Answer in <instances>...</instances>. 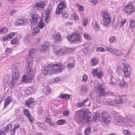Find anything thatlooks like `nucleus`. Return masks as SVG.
Returning <instances> with one entry per match:
<instances>
[{"label": "nucleus", "instance_id": "nucleus-13", "mask_svg": "<svg viewBox=\"0 0 135 135\" xmlns=\"http://www.w3.org/2000/svg\"><path fill=\"white\" fill-rule=\"evenodd\" d=\"M123 72L126 77H129L130 74L131 69L128 65H125L123 69Z\"/></svg>", "mask_w": 135, "mask_h": 135}, {"label": "nucleus", "instance_id": "nucleus-60", "mask_svg": "<svg viewBox=\"0 0 135 135\" xmlns=\"http://www.w3.org/2000/svg\"><path fill=\"white\" fill-rule=\"evenodd\" d=\"M127 20H124L123 21L120 22V27H122L124 24L126 22Z\"/></svg>", "mask_w": 135, "mask_h": 135}, {"label": "nucleus", "instance_id": "nucleus-51", "mask_svg": "<svg viewBox=\"0 0 135 135\" xmlns=\"http://www.w3.org/2000/svg\"><path fill=\"white\" fill-rule=\"evenodd\" d=\"M15 34H16V33L11 32L8 35L10 38H13L15 36Z\"/></svg>", "mask_w": 135, "mask_h": 135}, {"label": "nucleus", "instance_id": "nucleus-11", "mask_svg": "<svg viewBox=\"0 0 135 135\" xmlns=\"http://www.w3.org/2000/svg\"><path fill=\"white\" fill-rule=\"evenodd\" d=\"M102 118V120L105 123H109L111 121V118L108 114L106 112H103L100 114Z\"/></svg>", "mask_w": 135, "mask_h": 135}, {"label": "nucleus", "instance_id": "nucleus-18", "mask_svg": "<svg viewBox=\"0 0 135 135\" xmlns=\"http://www.w3.org/2000/svg\"><path fill=\"white\" fill-rule=\"evenodd\" d=\"M50 44L47 42H44L40 45V50L41 51H44L46 50L49 46Z\"/></svg>", "mask_w": 135, "mask_h": 135}, {"label": "nucleus", "instance_id": "nucleus-22", "mask_svg": "<svg viewBox=\"0 0 135 135\" xmlns=\"http://www.w3.org/2000/svg\"><path fill=\"white\" fill-rule=\"evenodd\" d=\"M104 103L105 104L111 106H115L117 105L116 103L115 102L114 100H113L109 101H104Z\"/></svg>", "mask_w": 135, "mask_h": 135}, {"label": "nucleus", "instance_id": "nucleus-2", "mask_svg": "<svg viewBox=\"0 0 135 135\" xmlns=\"http://www.w3.org/2000/svg\"><path fill=\"white\" fill-rule=\"evenodd\" d=\"M16 66H15L13 69V75L12 80L9 81V78L8 76L5 77L3 82V85L5 88L8 86H9L10 88H12L15 87V83L17 82L19 78L18 72Z\"/></svg>", "mask_w": 135, "mask_h": 135}, {"label": "nucleus", "instance_id": "nucleus-1", "mask_svg": "<svg viewBox=\"0 0 135 135\" xmlns=\"http://www.w3.org/2000/svg\"><path fill=\"white\" fill-rule=\"evenodd\" d=\"M74 118L75 121L79 124L84 122L90 125L93 121L89 113L82 110H78L75 112Z\"/></svg>", "mask_w": 135, "mask_h": 135}, {"label": "nucleus", "instance_id": "nucleus-56", "mask_svg": "<svg viewBox=\"0 0 135 135\" xmlns=\"http://www.w3.org/2000/svg\"><path fill=\"white\" fill-rule=\"evenodd\" d=\"M3 34H4L7 32L8 29L7 28L5 27L2 28Z\"/></svg>", "mask_w": 135, "mask_h": 135}, {"label": "nucleus", "instance_id": "nucleus-42", "mask_svg": "<svg viewBox=\"0 0 135 135\" xmlns=\"http://www.w3.org/2000/svg\"><path fill=\"white\" fill-rule=\"evenodd\" d=\"M106 49L108 52L113 54L114 50L115 49L112 48L107 47L106 48Z\"/></svg>", "mask_w": 135, "mask_h": 135}, {"label": "nucleus", "instance_id": "nucleus-19", "mask_svg": "<svg viewBox=\"0 0 135 135\" xmlns=\"http://www.w3.org/2000/svg\"><path fill=\"white\" fill-rule=\"evenodd\" d=\"M99 91V95L100 96L102 97L105 96L107 95H113L114 94V93L112 92H111L109 93L105 92H104V88H103L101 89Z\"/></svg>", "mask_w": 135, "mask_h": 135}, {"label": "nucleus", "instance_id": "nucleus-45", "mask_svg": "<svg viewBox=\"0 0 135 135\" xmlns=\"http://www.w3.org/2000/svg\"><path fill=\"white\" fill-rule=\"evenodd\" d=\"M77 6L78 7V10L79 11H82L84 10V7L83 6L80 5L79 4H78Z\"/></svg>", "mask_w": 135, "mask_h": 135}, {"label": "nucleus", "instance_id": "nucleus-14", "mask_svg": "<svg viewBox=\"0 0 135 135\" xmlns=\"http://www.w3.org/2000/svg\"><path fill=\"white\" fill-rule=\"evenodd\" d=\"M12 129L11 125L9 124L4 128L0 130V135H4L8 130H10Z\"/></svg>", "mask_w": 135, "mask_h": 135}, {"label": "nucleus", "instance_id": "nucleus-39", "mask_svg": "<svg viewBox=\"0 0 135 135\" xmlns=\"http://www.w3.org/2000/svg\"><path fill=\"white\" fill-rule=\"evenodd\" d=\"M51 9V7L50 6H48L46 9L45 15H50Z\"/></svg>", "mask_w": 135, "mask_h": 135}, {"label": "nucleus", "instance_id": "nucleus-46", "mask_svg": "<svg viewBox=\"0 0 135 135\" xmlns=\"http://www.w3.org/2000/svg\"><path fill=\"white\" fill-rule=\"evenodd\" d=\"M82 81L85 82L87 81L88 79V76L85 74L82 76Z\"/></svg>", "mask_w": 135, "mask_h": 135}, {"label": "nucleus", "instance_id": "nucleus-54", "mask_svg": "<svg viewBox=\"0 0 135 135\" xmlns=\"http://www.w3.org/2000/svg\"><path fill=\"white\" fill-rule=\"evenodd\" d=\"M88 20L87 19L85 18L84 19L83 21V25L84 26H86L87 24Z\"/></svg>", "mask_w": 135, "mask_h": 135}, {"label": "nucleus", "instance_id": "nucleus-9", "mask_svg": "<svg viewBox=\"0 0 135 135\" xmlns=\"http://www.w3.org/2000/svg\"><path fill=\"white\" fill-rule=\"evenodd\" d=\"M66 5L65 1L61 2L58 5L56 11V13L57 15L61 14L63 12V9L66 8Z\"/></svg>", "mask_w": 135, "mask_h": 135}, {"label": "nucleus", "instance_id": "nucleus-6", "mask_svg": "<svg viewBox=\"0 0 135 135\" xmlns=\"http://www.w3.org/2000/svg\"><path fill=\"white\" fill-rule=\"evenodd\" d=\"M75 50L74 48L66 49L64 48L60 49H57L56 48L53 49V51L56 55L60 56L69 53L73 52Z\"/></svg>", "mask_w": 135, "mask_h": 135}, {"label": "nucleus", "instance_id": "nucleus-40", "mask_svg": "<svg viewBox=\"0 0 135 135\" xmlns=\"http://www.w3.org/2000/svg\"><path fill=\"white\" fill-rule=\"evenodd\" d=\"M127 83L123 79L120 80L119 85L120 86H124L127 85Z\"/></svg>", "mask_w": 135, "mask_h": 135}, {"label": "nucleus", "instance_id": "nucleus-27", "mask_svg": "<svg viewBox=\"0 0 135 135\" xmlns=\"http://www.w3.org/2000/svg\"><path fill=\"white\" fill-rule=\"evenodd\" d=\"M42 21L43 18H41L37 25L38 26L39 28L41 29L44 28L45 25L44 23L42 22Z\"/></svg>", "mask_w": 135, "mask_h": 135}, {"label": "nucleus", "instance_id": "nucleus-33", "mask_svg": "<svg viewBox=\"0 0 135 135\" xmlns=\"http://www.w3.org/2000/svg\"><path fill=\"white\" fill-rule=\"evenodd\" d=\"M88 101V98H87L85 100L83 101L82 102L78 103V107H80L83 105L85 106V103L86 102H87Z\"/></svg>", "mask_w": 135, "mask_h": 135}, {"label": "nucleus", "instance_id": "nucleus-20", "mask_svg": "<svg viewBox=\"0 0 135 135\" xmlns=\"http://www.w3.org/2000/svg\"><path fill=\"white\" fill-rule=\"evenodd\" d=\"M21 38L20 36H18L15 38L13 39L10 42V44L12 45H17L18 44V40Z\"/></svg>", "mask_w": 135, "mask_h": 135}, {"label": "nucleus", "instance_id": "nucleus-4", "mask_svg": "<svg viewBox=\"0 0 135 135\" xmlns=\"http://www.w3.org/2000/svg\"><path fill=\"white\" fill-rule=\"evenodd\" d=\"M28 62L26 63V70L29 71V73L27 74V76L24 75L22 77V80L21 81H23L26 83H30L32 82L34 77L35 72L33 70H31L32 69V61L31 62Z\"/></svg>", "mask_w": 135, "mask_h": 135}, {"label": "nucleus", "instance_id": "nucleus-38", "mask_svg": "<svg viewBox=\"0 0 135 135\" xmlns=\"http://www.w3.org/2000/svg\"><path fill=\"white\" fill-rule=\"evenodd\" d=\"M135 22L133 20H131L129 21V24L130 27L131 28H133L135 25Z\"/></svg>", "mask_w": 135, "mask_h": 135}, {"label": "nucleus", "instance_id": "nucleus-30", "mask_svg": "<svg viewBox=\"0 0 135 135\" xmlns=\"http://www.w3.org/2000/svg\"><path fill=\"white\" fill-rule=\"evenodd\" d=\"M40 32L38 27H36L33 28L32 30V33L33 35H36Z\"/></svg>", "mask_w": 135, "mask_h": 135}, {"label": "nucleus", "instance_id": "nucleus-59", "mask_svg": "<svg viewBox=\"0 0 135 135\" xmlns=\"http://www.w3.org/2000/svg\"><path fill=\"white\" fill-rule=\"evenodd\" d=\"M74 66V64L73 62L69 63L68 64V66L70 68H72Z\"/></svg>", "mask_w": 135, "mask_h": 135}, {"label": "nucleus", "instance_id": "nucleus-17", "mask_svg": "<svg viewBox=\"0 0 135 135\" xmlns=\"http://www.w3.org/2000/svg\"><path fill=\"white\" fill-rule=\"evenodd\" d=\"M35 54V50L34 49H30L29 50V57L27 59V62H31V61H32V63L33 61L32 60V58L33 57V56Z\"/></svg>", "mask_w": 135, "mask_h": 135}, {"label": "nucleus", "instance_id": "nucleus-26", "mask_svg": "<svg viewBox=\"0 0 135 135\" xmlns=\"http://www.w3.org/2000/svg\"><path fill=\"white\" fill-rule=\"evenodd\" d=\"M25 23V22L23 19H18L16 22V25L17 26L23 25Z\"/></svg>", "mask_w": 135, "mask_h": 135}, {"label": "nucleus", "instance_id": "nucleus-16", "mask_svg": "<svg viewBox=\"0 0 135 135\" xmlns=\"http://www.w3.org/2000/svg\"><path fill=\"white\" fill-rule=\"evenodd\" d=\"M23 113L25 116L28 119L30 122L32 123L33 121V118L30 114V113L27 109H25L23 110Z\"/></svg>", "mask_w": 135, "mask_h": 135}, {"label": "nucleus", "instance_id": "nucleus-29", "mask_svg": "<svg viewBox=\"0 0 135 135\" xmlns=\"http://www.w3.org/2000/svg\"><path fill=\"white\" fill-rule=\"evenodd\" d=\"M66 123L65 120L64 119H60L57 120L56 122L57 124L59 125H62Z\"/></svg>", "mask_w": 135, "mask_h": 135}, {"label": "nucleus", "instance_id": "nucleus-24", "mask_svg": "<svg viewBox=\"0 0 135 135\" xmlns=\"http://www.w3.org/2000/svg\"><path fill=\"white\" fill-rule=\"evenodd\" d=\"M113 54L117 56H121L123 55V53L121 50L115 49L114 50Z\"/></svg>", "mask_w": 135, "mask_h": 135}, {"label": "nucleus", "instance_id": "nucleus-8", "mask_svg": "<svg viewBox=\"0 0 135 135\" xmlns=\"http://www.w3.org/2000/svg\"><path fill=\"white\" fill-rule=\"evenodd\" d=\"M67 38L70 42L75 41L80 42L81 41V37L80 34L76 32L67 36Z\"/></svg>", "mask_w": 135, "mask_h": 135}, {"label": "nucleus", "instance_id": "nucleus-44", "mask_svg": "<svg viewBox=\"0 0 135 135\" xmlns=\"http://www.w3.org/2000/svg\"><path fill=\"white\" fill-rule=\"evenodd\" d=\"M71 17L75 20H78L79 19L78 16L75 13L71 15Z\"/></svg>", "mask_w": 135, "mask_h": 135}, {"label": "nucleus", "instance_id": "nucleus-57", "mask_svg": "<svg viewBox=\"0 0 135 135\" xmlns=\"http://www.w3.org/2000/svg\"><path fill=\"white\" fill-rule=\"evenodd\" d=\"M8 35L4 36L3 38V39L4 41H6L8 40L9 38H10Z\"/></svg>", "mask_w": 135, "mask_h": 135}, {"label": "nucleus", "instance_id": "nucleus-52", "mask_svg": "<svg viewBox=\"0 0 135 135\" xmlns=\"http://www.w3.org/2000/svg\"><path fill=\"white\" fill-rule=\"evenodd\" d=\"M87 90V88L85 85H83L82 86L81 91L83 92H85Z\"/></svg>", "mask_w": 135, "mask_h": 135}, {"label": "nucleus", "instance_id": "nucleus-32", "mask_svg": "<svg viewBox=\"0 0 135 135\" xmlns=\"http://www.w3.org/2000/svg\"><path fill=\"white\" fill-rule=\"evenodd\" d=\"M45 15V16L44 18V21L45 22L47 23L50 20V15Z\"/></svg>", "mask_w": 135, "mask_h": 135}, {"label": "nucleus", "instance_id": "nucleus-3", "mask_svg": "<svg viewBox=\"0 0 135 135\" xmlns=\"http://www.w3.org/2000/svg\"><path fill=\"white\" fill-rule=\"evenodd\" d=\"M62 70L61 64L57 63L56 64H49L43 69L42 73L44 75H48L59 73Z\"/></svg>", "mask_w": 135, "mask_h": 135}, {"label": "nucleus", "instance_id": "nucleus-62", "mask_svg": "<svg viewBox=\"0 0 135 135\" xmlns=\"http://www.w3.org/2000/svg\"><path fill=\"white\" fill-rule=\"evenodd\" d=\"M45 121L48 123H49L51 121V119L49 118H46L45 119Z\"/></svg>", "mask_w": 135, "mask_h": 135}, {"label": "nucleus", "instance_id": "nucleus-36", "mask_svg": "<svg viewBox=\"0 0 135 135\" xmlns=\"http://www.w3.org/2000/svg\"><path fill=\"white\" fill-rule=\"evenodd\" d=\"M91 62L92 63L91 65L92 66H95L98 64V61L95 59H92Z\"/></svg>", "mask_w": 135, "mask_h": 135}, {"label": "nucleus", "instance_id": "nucleus-7", "mask_svg": "<svg viewBox=\"0 0 135 135\" xmlns=\"http://www.w3.org/2000/svg\"><path fill=\"white\" fill-rule=\"evenodd\" d=\"M101 13L103 15V21L102 24L104 26H107L110 22L111 17L106 11H101Z\"/></svg>", "mask_w": 135, "mask_h": 135}, {"label": "nucleus", "instance_id": "nucleus-34", "mask_svg": "<svg viewBox=\"0 0 135 135\" xmlns=\"http://www.w3.org/2000/svg\"><path fill=\"white\" fill-rule=\"evenodd\" d=\"M91 128L90 127H88L85 131V135H88L90 134L91 132Z\"/></svg>", "mask_w": 135, "mask_h": 135}, {"label": "nucleus", "instance_id": "nucleus-53", "mask_svg": "<svg viewBox=\"0 0 135 135\" xmlns=\"http://www.w3.org/2000/svg\"><path fill=\"white\" fill-rule=\"evenodd\" d=\"M89 48L88 47H85L83 50V51L86 54H88Z\"/></svg>", "mask_w": 135, "mask_h": 135}, {"label": "nucleus", "instance_id": "nucleus-41", "mask_svg": "<svg viewBox=\"0 0 135 135\" xmlns=\"http://www.w3.org/2000/svg\"><path fill=\"white\" fill-rule=\"evenodd\" d=\"M103 75V73L102 71L100 70L98 73L96 75L98 78H101Z\"/></svg>", "mask_w": 135, "mask_h": 135}, {"label": "nucleus", "instance_id": "nucleus-63", "mask_svg": "<svg viewBox=\"0 0 135 135\" xmlns=\"http://www.w3.org/2000/svg\"><path fill=\"white\" fill-rule=\"evenodd\" d=\"M10 131H11V135H14L15 133L16 130L13 129L12 130L11 129Z\"/></svg>", "mask_w": 135, "mask_h": 135}, {"label": "nucleus", "instance_id": "nucleus-37", "mask_svg": "<svg viewBox=\"0 0 135 135\" xmlns=\"http://www.w3.org/2000/svg\"><path fill=\"white\" fill-rule=\"evenodd\" d=\"M116 40V38L114 36L110 37L109 39V41L110 42L113 43L115 42Z\"/></svg>", "mask_w": 135, "mask_h": 135}, {"label": "nucleus", "instance_id": "nucleus-28", "mask_svg": "<svg viewBox=\"0 0 135 135\" xmlns=\"http://www.w3.org/2000/svg\"><path fill=\"white\" fill-rule=\"evenodd\" d=\"M70 95L66 94H62L60 97L62 99H69L70 98Z\"/></svg>", "mask_w": 135, "mask_h": 135}, {"label": "nucleus", "instance_id": "nucleus-12", "mask_svg": "<svg viewBox=\"0 0 135 135\" xmlns=\"http://www.w3.org/2000/svg\"><path fill=\"white\" fill-rule=\"evenodd\" d=\"M124 12L127 15L131 14L134 12V9L133 7L129 4H127L124 8Z\"/></svg>", "mask_w": 135, "mask_h": 135}, {"label": "nucleus", "instance_id": "nucleus-21", "mask_svg": "<svg viewBox=\"0 0 135 135\" xmlns=\"http://www.w3.org/2000/svg\"><path fill=\"white\" fill-rule=\"evenodd\" d=\"M12 101V98L11 97H7L5 100V103L4 105V107H6Z\"/></svg>", "mask_w": 135, "mask_h": 135}, {"label": "nucleus", "instance_id": "nucleus-64", "mask_svg": "<svg viewBox=\"0 0 135 135\" xmlns=\"http://www.w3.org/2000/svg\"><path fill=\"white\" fill-rule=\"evenodd\" d=\"M109 84L111 86H114L116 84L114 82L110 81L109 83Z\"/></svg>", "mask_w": 135, "mask_h": 135}, {"label": "nucleus", "instance_id": "nucleus-23", "mask_svg": "<svg viewBox=\"0 0 135 135\" xmlns=\"http://www.w3.org/2000/svg\"><path fill=\"white\" fill-rule=\"evenodd\" d=\"M34 102L33 99L32 98H30L26 102L25 104L27 105V107H28L30 104L33 103Z\"/></svg>", "mask_w": 135, "mask_h": 135}, {"label": "nucleus", "instance_id": "nucleus-49", "mask_svg": "<svg viewBox=\"0 0 135 135\" xmlns=\"http://www.w3.org/2000/svg\"><path fill=\"white\" fill-rule=\"evenodd\" d=\"M94 28L96 31H98L99 30L100 27L96 22L95 24Z\"/></svg>", "mask_w": 135, "mask_h": 135}, {"label": "nucleus", "instance_id": "nucleus-31", "mask_svg": "<svg viewBox=\"0 0 135 135\" xmlns=\"http://www.w3.org/2000/svg\"><path fill=\"white\" fill-rule=\"evenodd\" d=\"M12 49L6 47L5 50V52L6 54V57H8L9 55L8 54L12 52Z\"/></svg>", "mask_w": 135, "mask_h": 135}, {"label": "nucleus", "instance_id": "nucleus-48", "mask_svg": "<svg viewBox=\"0 0 135 135\" xmlns=\"http://www.w3.org/2000/svg\"><path fill=\"white\" fill-rule=\"evenodd\" d=\"M104 50H105L103 47H98L96 49L97 51L101 52H103L104 51Z\"/></svg>", "mask_w": 135, "mask_h": 135}, {"label": "nucleus", "instance_id": "nucleus-43", "mask_svg": "<svg viewBox=\"0 0 135 135\" xmlns=\"http://www.w3.org/2000/svg\"><path fill=\"white\" fill-rule=\"evenodd\" d=\"M100 115V114L98 113L96 114H95L93 116V119L95 121H96L98 119L99 115Z\"/></svg>", "mask_w": 135, "mask_h": 135}, {"label": "nucleus", "instance_id": "nucleus-10", "mask_svg": "<svg viewBox=\"0 0 135 135\" xmlns=\"http://www.w3.org/2000/svg\"><path fill=\"white\" fill-rule=\"evenodd\" d=\"M45 4L43 1H36L34 5L33 6V9L34 10L38 11L40 9H43L45 6Z\"/></svg>", "mask_w": 135, "mask_h": 135}, {"label": "nucleus", "instance_id": "nucleus-15", "mask_svg": "<svg viewBox=\"0 0 135 135\" xmlns=\"http://www.w3.org/2000/svg\"><path fill=\"white\" fill-rule=\"evenodd\" d=\"M31 18L30 19V22L33 25H35L36 24L38 20V15H37L32 13L31 15Z\"/></svg>", "mask_w": 135, "mask_h": 135}, {"label": "nucleus", "instance_id": "nucleus-58", "mask_svg": "<svg viewBox=\"0 0 135 135\" xmlns=\"http://www.w3.org/2000/svg\"><path fill=\"white\" fill-rule=\"evenodd\" d=\"M69 114V112L68 110L64 111L63 113V115L64 116H67Z\"/></svg>", "mask_w": 135, "mask_h": 135}, {"label": "nucleus", "instance_id": "nucleus-47", "mask_svg": "<svg viewBox=\"0 0 135 135\" xmlns=\"http://www.w3.org/2000/svg\"><path fill=\"white\" fill-rule=\"evenodd\" d=\"M98 72V70L97 69H93L92 71L93 75L94 76H96Z\"/></svg>", "mask_w": 135, "mask_h": 135}, {"label": "nucleus", "instance_id": "nucleus-5", "mask_svg": "<svg viewBox=\"0 0 135 135\" xmlns=\"http://www.w3.org/2000/svg\"><path fill=\"white\" fill-rule=\"evenodd\" d=\"M114 123L115 124L119 126H126L127 127L131 126L132 124V122L129 119H126L123 120V118L121 116L115 117Z\"/></svg>", "mask_w": 135, "mask_h": 135}, {"label": "nucleus", "instance_id": "nucleus-50", "mask_svg": "<svg viewBox=\"0 0 135 135\" xmlns=\"http://www.w3.org/2000/svg\"><path fill=\"white\" fill-rule=\"evenodd\" d=\"M59 80V78L56 77L52 79L51 80L52 83H54L57 82Z\"/></svg>", "mask_w": 135, "mask_h": 135}, {"label": "nucleus", "instance_id": "nucleus-35", "mask_svg": "<svg viewBox=\"0 0 135 135\" xmlns=\"http://www.w3.org/2000/svg\"><path fill=\"white\" fill-rule=\"evenodd\" d=\"M61 36L60 34L57 33L56 35L55 40L57 42L60 41L61 39Z\"/></svg>", "mask_w": 135, "mask_h": 135}, {"label": "nucleus", "instance_id": "nucleus-25", "mask_svg": "<svg viewBox=\"0 0 135 135\" xmlns=\"http://www.w3.org/2000/svg\"><path fill=\"white\" fill-rule=\"evenodd\" d=\"M115 102L116 103V105L117 104H120L122 103L123 100L122 98L120 96L117 97L116 98L114 99Z\"/></svg>", "mask_w": 135, "mask_h": 135}, {"label": "nucleus", "instance_id": "nucleus-61", "mask_svg": "<svg viewBox=\"0 0 135 135\" xmlns=\"http://www.w3.org/2000/svg\"><path fill=\"white\" fill-rule=\"evenodd\" d=\"M124 133L126 135H130L129 131L127 130H124L123 131Z\"/></svg>", "mask_w": 135, "mask_h": 135}, {"label": "nucleus", "instance_id": "nucleus-55", "mask_svg": "<svg viewBox=\"0 0 135 135\" xmlns=\"http://www.w3.org/2000/svg\"><path fill=\"white\" fill-rule=\"evenodd\" d=\"M83 36L84 38L90 40L91 38L90 36L87 34H84Z\"/></svg>", "mask_w": 135, "mask_h": 135}]
</instances>
